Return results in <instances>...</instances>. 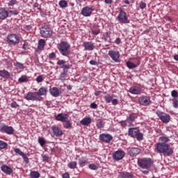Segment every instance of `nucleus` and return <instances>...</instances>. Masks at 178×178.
Here are the masks:
<instances>
[{
    "label": "nucleus",
    "mask_w": 178,
    "mask_h": 178,
    "mask_svg": "<svg viewBox=\"0 0 178 178\" xmlns=\"http://www.w3.org/2000/svg\"><path fill=\"white\" fill-rule=\"evenodd\" d=\"M49 58H50V59H55V58H56V55L55 53L52 52L49 55Z\"/></svg>",
    "instance_id": "obj_61"
},
{
    "label": "nucleus",
    "mask_w": 178,
    "mask_h": 178,
    "mask_svg": "<svg viewBox=\"0 0 178 178\" xmlns=\"http://www.w3.org/2000/svg\"><path fill=\"white\" fill-rule=\"evenodd\" d=\"M8 13H11V15H14L15 16L19 15V11L17 10H10Z\"/></svg>",
    "instance_id": "obj_59"
},
{
    "label": "nucleus",
    "mask_w": 178,
    "mask_h": 178,
    "mask_svg": "<svg viewBox=\"0 0 178 178\" xmlns=\"http://www.w3.org/2000/svg\"><path fill=\"white\" fill-rule=\"evenodd\" d=\"M42 161L44 162H49V156H48V154L42 155Z\"/></svg>",
    "instance_id": "obj_53"
},
{
    "label": "nucleus",
    "mask_w": 178,
    "mask_h": 178,
    "mask_svg": "<svg viewBox=\"0 0 178 178\" xmlns=\"http://www.w3.org/2000/svg\"><path fill=\"white\" fill-rule=\"evenodd\" d=\"M29 176L31 178H39L41 175L38 171H31Z\"/></svg>",
    "instance_id": "obj_34"
},
{
    "label": "nucleus",
    "mask_w": 178,
    "mask_h": 178,
    "mask_svg": "<svg viewBox=\"0 0 178 178\" xmlns=\"http://www.w3.org/2000/svg\"><path fill=\"white\" fill-rule=\"evenodd\" d=\"M49 92L52 97H54L55 98H58L59 95H60V92L59 91V89L56 87H54L50 88Z\"/></svg>",
    "instance_id": "obj_21"
},
{
    "label": "nucleus",
    "mask_w": 178,
    "mask_h": 178,
    "mask_svg": "<svg viewBox=\"0 0 178 178\" xmlns=\"http://www.w3.org/2000/svg\"><path fill=\"white\" fill-rule=\"evenodd\" d=\"M30 79L29 76H27L26 75H22L19 79V81L20 83H27V81H29V79Z\"/></svg>",
    "instance_id": "obj_39"
},
{
    "label": "nucleus",
    "mask_w": 178,
    "mask_h": 178,
    "mask_svg": "<svg viewBox=\"0 0 178 178\" xmlns=\"http://www.w3.org/2000/svg\"><path fill=\"white\" fill-rule=\"evenodd\" d=\"M6 17H9V12L6 10L4 8H0V19L1 20H5Z\"/></svg>",
    "instance_id": "obj_19"
},
{
    "label": "nucleus",
    "mask_w": 178,
    "mask_h": 178,
    "mask_svg": "<svg viewBox=\"0 0 178 178\" xmlns=\"http://www.w3.org/2000/svg\"><path fill=\"white\" fill-rule=\"evenodd\" d=\"M65 63H66V61L61 60H58L57 62V65H58L59 66H60V67H62V69H63V67H65Z\"/></svg>",
    "instance_id": "obj_50"
},
{
    "label": "nucleus",
    "mask_w": 178,
    "mask_h": 178,
    "mask_svg": "<svg viewBox=\"0 0 178 178\" xmlns=\"http://www.w3.org/2000/svg\"><path fill=\"white\" fill-rule=\"evenodd\" d=\"M99 140L100 141H102L103 143H106V144H109L112 140H113V136H112L111 134H102L99 135Z\"/></svg>",
    "instance_id": "obj_13"
},
{
    "label": "nucleus",
    "mask_w": 178,
    "mask_h": 178,
    "mask_svg": "<svg viewBox=\"0 0 178 178\" xmlns=\"http://www.w3.org/2000/svg\"><path fill=\"white\" fill-rule=\"evenodd\" d=\"M134 138H136V140H138V141H141V140H143L144 136L143 135V133L140 132V131H139L136 134V136L134 137Z\"/></svg>",
    "instance_id": "obj_40"
},
{
    "label": "nucleus",
    "mask_w": 178,
    "mask_h": 178,
    "mask_svg": "<svg viewBox=\"0 0 178 178\" xmlns=\"http://www.w3.org/2000/svg\"><path fill=\"white\" fill-rule=\"evenodd\" d=\"M112 99H113V97L109 94H107L104 96V101H106L107 104H111V102H112Z\"/></svg>",
    "instance_id": "obj_38"
},
{
    "label": "nucleus",
    "mask_w": 178,
    "mask_h": 178,
    "mask_svg": "<svg viewBox=\"0 0 178 178\" xmlns=\"http://www.w3.org/2000/svg\"><path fill=\"white\" fill-rule=\"evenodd\" d=\"M44 105L48 106V108H51V105H52V102L46 100L44 101Z\"/></svg>",
    "instance_id": "obj_56"
},
{
    "label": "nucleus",
    "mask_w": 178,
    "mask_h": 178,
    "mask_svg": "<svg viewBox=\"0 0 178 178\" xmlns=\"http://www.w3.org/2000/svg\"><path fill=\"white\" fill-rule=\"evenodd\" d=\"M140 63L141 62L140 60L135 63L131 61H127L126 63V65L128 69H136V67H137V66H139Z\"/></svg>",
    "instance_id": "obj_23"
},
{
    "label": "nucleus",
    "mask_w": 178,
    "mask_h": 178,
    "mask_svg": "<svg viewBox=\"0 0 178 178\" xmlns=\"http://www.w3.org/2000/svg\"><path fill=\"white\" fill-rule=\"evenodd\" d=\"M159 140L161 143H165V144H166V143H169V141H170V139L168 136H161L159 138Z\"/></svg>",
    "instance_id": "obj_42"
},
{
    "label": "nucleus",
    "mask_w": 178,
    "mask_h": 178,
    "mask_svg": "<svg viewBox=\"0 0 178 178\" xmlns=\"http://www.w3.org/2000/svg\"><path fill=\"white\" fill-rule=\"evenodd\" d=\"M40 34L44 38H49L52 36V31L48 26H43L40 29Z\"/></svg>",
    "instance_id": "obj_8"
},
{
    "label": "nucleus",
    "mask_w": 178,
    "mask_h": 178,
    "mask_svg": "<svg viewBox=\"0 0 178 178\" xmlns=\"http://www.w3.org/2000/svg\"><path fill=\"white\" fill-rule=\"evenodd\" d=\"M138 166L140 169H145L146 170H149L151 167L154 165V161L150 158H143L138 159Z\"/></svg>",
    "instance_id": "obj_2"
},
{
    "label": "nucleus",
    "mask_w": 178,
    "mask_h": 178,
    "mask_svg": "<svg viewBox=\"0 0 178 178\" xmlns=\"http://www.w3.org/2000/svg\"><path fill=\"white\" fill-rule=\"evenodd\" d=\"M172 106L177 109L178 108V99H172Z\"/></svg>",
    "instance_id": "obj_47"
},
{
    "label": "nucleus",
    "mask_w": 178,
    "mask_h": 178,
    "mask_svg": "<svg viewBox=\"0 0 178 178\" xmlns=\"http://www.w3.org/2000/svg\"><path fill=\"white\" fill-rule=\"evenodd\" d=\"M0 132L6 133V134L12 135L15 133V129L12 127H9L5 124L0 125Z\"/></svg>",
    "instance_id": "obj_7"
},
{
    "label": "nucleus",
    "mask_w": 178,
    "mask_h": 178,
    "mask_svg": "<svg viewBox=\"0 0 178 178\" xmlns=\"http://www.w3.org/2000/svg\"><path fill=\"white\" fill-rule=\"evenodd\" d=\"M63 178H70V175H69V172H65L62 175Z\"/></svg>",
    "instance_id": "obj_62"
},
{
    "label": "nucleus",
    "mask_w": 178,
    "mask_h": 178,
    "mask_svg": "<svg viewBox=\"0 0 178 178\" xmlns=\"http://www.w3.org/2000/svg\"><path fill=\"white\" fill-rule=\"evenodd\" d=\"M105 125V123L102 120H98L97 122V129H102L104 128V126Z\"/></svg>",
    "instance_id": "obj_43"
},
{
    "label": "nucleus",
    "mask_w": 178,
    "mask_h": 178,
    "mask_svg": "<svg viewBox=\"0 0 178 178\" xmlns=\"http://www.w3.org/2000/svg\"><path fill=\"white\" fill-rule=\"evenodd\" d=\"M8 147V143L3 140H0V149H5Z\"/></svg>",
    "instance_id": "obj_44"
},
{
    "label": "nucleus",
    "mask_w": 178,
    "mask_h": 178,
    "mask_svg": "<svg viewBox=\"0 0 178 178\" xmlns=\"http://www.w3.org/2000/svg\"><path fill=\"white\" fill-rule=\"evenodd\" d=\"M16 0H9L8 5V6H13L14 5H16Z\"/></svg>",
    "instance_id": "obj_54"
},
{
    "label": "nucleus",
    "mask_w": 178,
    "mask_h": 178,
    "mask_svg": "<svg viewBox=\"0 0 178 178\" xmlns=\"http://www.w3.org/2000/svg\"><path fill=\"white\" fill-rule=\"evenodd\" d=\"M126 120L128 122L129 127H130L131 124H133V122H134V120H136V117L133 114H130L127 118Z\"/></svg>",
    "instance_id": "obj_29"
},
{
    "label": "nucleus",
    "mask_w": 178,
    "mask_h": 178,
    "mask_svg": "<svg viewBox=\"0 0 178 178\" xmlns=\"http://www.w3.org/2000/svg\"><path fill=\"white\" fill-rule=\"evenodd\" d=\"M120 123L121 124V126H122V127H129V122H127V120H122L120 122Z\"/></svg>",
    "instance_id": "obj_52"
},
{
    "label": "nucleus",
    "mask_w": 178,
    "mask_h": 178,
    "mask_svg": "<svg viewBox=\"0 0 178 178\" xmlns=\"http://www.w3.org/2000/svg\"><path fill=\"white\" fill-rule=\"evenodd\" d=\"M7 42L9 45H17L20 42V38L15 33L9 34L7 36Z\"/></svg>",
    "instance_id": "obj_4"
},
{
    "label": "nucleus",
    "mask_w": 178,
    "mask_h": 178,
    "mask_svg": "<svg viewBox=\"0 0 178 178\" xmlns=\"http://www.w3.org/2000/svg\"><path fill=\"white\" fill-rule=\"evenodd\" d=\"M156 152L163 154L166 156H170L173 154V149L170 148V145L168 143L159 142L155 145Z\"/></svg>",
    "instance_id": "obj_1"
},
{
    "label": "nucleus",
    "mask_w": 178,
    "mask_h": 178,
    "mask_svg": "<svg viewBox=\"0 0 178 178\" xmlns=\"http://www.w3.org/2000/svg\"><path fill=\"white\" fill-rule=\"evenodd\" d=\"M65 124H64V127L65 129H69V127H70V126H72V124H70V121L65 120Z\"/></svg>",
    "instance_id": "obj_51"
},
{
    "label": "nucleus",
    "mask_w": 178,
    "mask_h": 178,
    "mask_svg": "<svg viewBox=\"0 0 178 178\" xmlns=\"http://www.w3.org/2000/svg\"><path fill=\"white\" fill-rule=\"evenodd\" d=\"M140 152H141V149L138 147L129 148L128 150V154L130 156H137Z\"/></svg>",
    "instance_id": "obj_17"
},
{
    "label": "nucleus",
    "mask_w": 178,
    "mask_h": 178,
    "mask_svg": "<svg viewBox=\"0 0 178 178\" xmlns=\"http://www.w3.org/2000/svg\"><path fill=\"white\" fill-rule=\"evenodd\" d=\"M138 101L139 104L143 106H148V105L151 104V99L149 97L146 95L140 96L138 99Z\"/></svg>",
    "instance_id": "obj_12"
},
{
    "label": "nucleus",
    "mask_w": 178,
    "mask_h": 178,
    "mask_svg": "<svg viewBox=\"0 0 178 178\" xmlns=\"http://www.w3.org/2000/svg\"><path fill=\"white\" fill-rule=\"evenodd\" d=\"M82 45L84 48V51H94V49H95V44L91 42H85Z\"/></svg>",
    "instance_id": "obj_15"
},
{
    "label": "nucleus",
    "mask_w": 178,
    "mask_h": 178,
    "mask_svg": "<svg viewBox=\"0 0 178 178\" xmlns=\"http://www.w3.org/2000/svg\"><path fill=\"white\" fill-rule=\"evenodd\" d=\"M22 159H24L25 163H29V157H27V155H26V154H24L23 156H22Z\"/></svg>",
    "instance_id": "obj_55"
},
{
    "label": "nucleus",
    "mask_w": 178,
    "mask_h": 178,
    "mask_svg": "<svg viewBox=\"0 0 178 178\" xmlns=\"http://www.w3.org/2000/svg\"><path fill=\"white\" fill-rule=\"evenodd\" d=\"M67 79V70H63V72L60 73L59 76V79L61 80V81H65Z\"/></svg>",
    "instance_id": "obj_31"
},
{
    "label": "nucleus",
    "mask_w": 178,
    "mask_h": 178,
    "mask_svg": "<svg viewBox=\"0 0 178 178\" xmlns=\"http://www.w3.org/2000/svg\"><path fill=\"white\" fill-rule=\"evenodd\" d=\"M90 124H91V118H84L81 121V124H82V126H88Z\"/></svg>",
    "instance_id": "obj_32"
},
{
    "label": "nucleus",
    "mask_w": 178,
    "mask_h": 178,
    "mask_svg": "<svg viewBox=\"0 0 178 178\" xmlns=\"http://www.w3.org/2000/svg\"><path fill=\"white\" fill-rule=\"evenodd\" d=\"M129 92L134 95H138L141 94V88L138 86H132L129 89Z\"/></svg>",
    "instance_id": "obj_20"
},
{
    "label": "nucleus",
    "mask_w": 178,
    "mask_h": 178,
    "mask_svg": "<svg viewBox=\"0 0 178 178\" xmlns=\"http://www.w3.org/2000/svg\"><path fill=\"white\" fill-rule=\"evenodd\" d=\"M117 19L119 23H122L124 24H129V23H130V20H129V18L127 17V13L123 10H120Z\"/></svg>",
    "instance_id": "obj_5"
},
{
    "label": "nucleus",
    "mask_w": 178,
    "mask_h": 178,
    "mask_svg": "<svg viewBox=\"0 0 178 178\" xmlns=\"http://www.w3.org/2000/svg\"><path fill=\"white\" fill-rule=\"evenodd\" d=\"M58 51L63 56H67L70 54V44L65 41L61 42L58 44Z\"/></svg>",
    "instance_id": "obj_3"
},
{
    "label": "nucleus",
    "mask_w": 178,
    "mask_h": 178,
    "mask_svg": "<svg viewBox=\"0 0 178 178\" xmlns=\"http://www.w3.org/2000/svg\"><path fill=\"white\" fill-rule=\"evenodd\" d=\"M134 175L130 172H127L126 171L119 172L118 177L119 178H133Z\"/></svg>",
    "instance_id": "obj_25"
},
{
    "label": "nucleus",
    "mask_w": 178,
    "mask_h": 178,
    "mask_svg": "<svg viewBox=\"0 0 178 178\" xmlns=\"http://www.w3.org/2000/svg\"><path fill=\"white\" fill-rule=\"evenodd\" d=\"M140 8L141 9H145V8H147V4L145 3H144L143 1H141L140 3Z\"/></svg>",
    "instance_id": "obj_57"
},
{
    "label": "nucleus",
    "mask_w": 178,
    "mask_h": 178,
    "mask_svg": "<svg viewBox=\"0 0 178 178\" xmlns=\"http://www.w3.org/2000/svg\"><path fill=\"white\" fill-rule=\"evenodd\" d=\"M17 106H19V104L16 102H13L11 103L12 108H17Z\"/></svg>",
    "instance_id": "obj_63"
},
{
    "label": "nucleus",
    "mask_w": 178,
    "mask_h": 178,
    "mask_svg": "<svg viewBox=\"0 0 178 178\" xmlns=\"http://www.w3.org/2000/svg\"><path fill=\"white\" fill-rule=\"evenodd\" d=\"M38 143L40 144V147H44V145H45V143H47L45 139L41 136L38 137Z\"/></svg>",
    "instance_id": "obj_41"
},
{
    "label": "nucleus",
    "mask_w": 178,
    "mask_h": 178,
    "mask_svg": "<svg viewBox=\"0 0 178 178\" xmlns=\"http://www.w3.org/2000/svg\"><path fill=\"white\" fill-rule=\"evenodd\" d=\"M110 38L111 35L109 34V33L106 32V33L102 35V40H104V41L105 42L108 41V42H111V40H109Z\"/></svg>",
    "instance_id": "obj_35"
},
{
    "label": "nucleus",
    "mask_w": 178,
    "mask_h": 178,
    "mask_svg": "<svg viewBox=\"0 0 178 178\" xmlns=\"http://www.w3.org/2000/svg\"><path fill=\"white\" fill-rule=\"evenodd\" d=\"M108 55L116 63H119V62H120V54L119 53V51L115 50H110Z\"/></svg>",
    "instance_id": "obj_9"
},
{
    "label": "nucleus",
    "mask_w": 178,
    "mask_h": 178,
    "mask_svg": "<svg viewBox=\"0 0 178 178\" xmlns=\"http://www.w3.org/2000/svg\"><path fill=\"white\" fill-rule=\"evenodd\" d=\"M156 113L159 117L163 123H169V122H170V115L169 114L161 111H157Z\"/></svg>",
    "instance_id": "obj_6"
},
{
    "label": "nucleus",
    "mask_w": 178,
    "mask_h": 178,
    "mask_svg": "<svg viewBox=\"0 0 178 178\" xmlns=\"http://www.w3.org/2000/svg\"><path fill=\"white\" fill-rule=\"evenodd\" d=\"M58 5L60 8H61L62 9H65V8H67V1H66L65 0H60L58 2Z\"/></svg>",
    "instance_id": "obj_36"
},
{
    "label": "nucleus",
    "mask_w": 178,
    "mask_h": 178,
    "mask_svg": "<svg viewBox=\"0 0 178 178\" xmlns=\"http://www.w3.org/2000/svg\"><path fill=\"white\" fill-rule=\"evenodd\" d=\"M14 66L15 67L17 70H23V69H24V65L22 63H14Z\"/></svg>",
    "instance_id": "obj_33"
},
{
    "label": "nucleus",
    "mask_w": 178,
    "mask_h": 178,
    "mask_svg": "<svg viewBox=\"0 0 178 178\" xmlns=\"http://www.w3.org/2000/svg\"><path fill=\"white\" fill-rule=\"evenodd\" d=\"M44 47H45V40L44 39H40L38 43V49H39L40 51H42Z\"/></svg>",
    "instance_id": "obj_30"
},
{
    "label": "nucleus",
    "mask_w": 178,
    "mask_h": 178,
    "mask_svg": "<svg viewBox=\"0 0 178 178\" xmlns=\"http://www.w3.org/2000/svg\"><path fill=\"white\" fill-rule=\"evenodd\" d=\"M14 152H15V154H18V155H20L21 156L24 155V153H23V152H22L19 148L14 149Z\"/></svg>",
    "instance_id": "obj_46"
},
{
    "label": "nucleus",
    "mask_w": 178,
    "mask_h": 178,
    "mask_svg": "<svg viewBox=\"0 0 178 178\" xmlns=\"http://www.w3.org/2000/svg\"><path fill=\"white\" fill-rule=\"evenodd\" d=\"M90 65H92L93 66H97V65H98V62L94 60H91L90 62H89Z\"/></svg>",
    "instance_id": "obj_60"
},
{
    "label": "nucleus",
    "mask_w": 178,
    "mask_h": 178,
    "mask_svg": "<svg viewBox=\"0 0 178 178\" xmlns=\"http://www.w3.org/2000/svg\"><path fill=\"white\" fill-rule=\"evenodd\" d=\"M88 168L90 170H98L99 167L95 163H92L88 165Z\"/></svg>",
    "instance_id": "obj_45"
},
{
    "label": "nucleus",
    "mask_w": 178,
    "mask_h": 178,
    "mask_svg": "<svg viewBox=\"0 0 178 178\" xmlns=\"http://www.w3.org/2000/svg\"><path fill=\"white\" fill-rule=\"evenodd\" d=\"M0 77L8 79V77H10V73L6 70H0Z\"/></svg>",
    "instance_id": "obj_28"
},
{
    "label": "nucleus",
    "mask_w": 178,
    "mask_h": 178,
    "mask_svg": "<svg viewBox=\"0 0 178 178\" xmlns=\"http://www.w3.org/2000/svg\"><path fill=\"white\" fill-rule=\"evenodd\" d=\"M47 92H48V90L45 87L40 88L38 92H36V94L38 95V97L40 98V97H42V95H47Z\"/></svg>",
    "instance_id": "obj_26"
},
{
    "label": "nucleus",
    "mask_w": 178,
    "mask_h": 178,
    "mask_svg": "<svg viewBox=\"0 0 178 178\" xmlns=\"http://www.w3.org/2000/svg\"><path fill=\"white\" fill-rule=\"evenodd\" d=\"M79 166H86L88 163V159L87 157L82 156L79 159Z\"/></svg>",
    "instance_id": "obj_27"
},
{
    "label": "nucleus",
    "mask_w": 178,
    "mask_h": 178,
    "mask_svg": "<svg viewBox=\"0 0 178 178\" xmlns=\"http://www.w3.org/2000/svg\"><path fill=\"white\" fill-rule=\"evenodd\" d=\"M92 8L86 6L82 8L81 14L85 17H89V16H91V15L92 14Z\"/></svg>",
    "instance_id": "obj_14"
},
{
    "label": "nucleus",
    "mask_w": 178,
    "mask_h": 178,
    "mask_svg": "<svg viewBox=\"0 0 178 178\" xmlns=\"http://www.w3.org/2000/svg\"><path fill=\"white\" fill-rule=\"evenodd\" d=\"M111 103L112 105H118V104H119V100L118 99H112Z\"/></svg>",
    "instance_id": "obj_58"
},
{
    "label": "nucleus",
    "mask_w": 178,
    "mask_h": 178,
    "mask_svg": "<svg viewBox=\"0 0 178 178\" xmlns=\"http://www.w3.org/2000/svg\"><path fill=\"white\" fill-rule=\"evenodd\" d=\"M140 130L137 128H129L128 130V134L133 138L137 136V133H138Z\"/></svg>",
    "instance_id": "obj_24"
},
{
    "label": "nucleus",
    "mask_w": 178,
    "mask_h": 178,
    "mask_svg": "<svg viewBox=\"0 0 178 178\" xmlns=\"http://www.w3.org/2000/svg\"><path fill=\"white\" fill-rule=\"evenodd\" d=\"M99 33H100L99 30H95L92 31V33L93 34V35H98Z\"/></svg>",
    "instance_id": "obj_64"
},
{
    "label": "nucleus",
    "mask_w": 178,
    "mask_h": 178,
    "mask_svg": "<svg viewBox=\"0 0 178 178\" xmlns=\"http://www.w3.org/2000/svg\"><path fill=\"white\" fill-rule=\"evenodd\" d=\"M51 130L56 137H60L63 136V131L56 125H53L51 127Z\"/></svg>",
    "instance_id": "obj_16"
},
{
    "label": "nucleus",
    "mask_w": 178,
    "mask_h": 178,
    "mask_svg": "<svg viewBox=\"0 0 178 178\" xmlns=\"http://www.w3.org/2000/svg\"><path fill=\"white\" fill-rule=\"evenodd\" d=\"M56 120H58V122H66L67 120V115L65 113H58L56 116Z\"/></svg>",
    "instance_id": "obj_22"
},
{
    "label": "nucleus",
    "mask_w": 178,
    "mask_h": 178,
    "mask_svg": "<svg viewBox=\"0 0 178 178\" xmlns=\"http://www.w3.org/2000/svg\"><path fill=\"white\" fill-rule=\"evenodd\" d=\"M171 96L172 97V98L175 99L178 98V91L177 90H172L171 92Z\"/></svg>",
    "instance_id": "obj_49"
},
{
    "label": "nucleus",
    "mask_w": 178,
    "mask_h": 178,
    "mask_svg": "<svg viewBox=\"0 0 178 178\" xmlns=\"http://www.w3.org/2000/svg\"><path fill=\"white\" fill-rule=\"evenodd\" d=\"M37 83H42L44 81V75H39L36 78Z\"/></svg>",
    "instance_id": "obj_48"
},
{
    "label": "nucleus",
    "mask_w": 178,
    "mask_h": 178,
    "mask_svg": "<svg viewBox=\"0 0 178 178\" xmlns=\"http://www.w3.org/2000/svg\"><path fill=\"white\" fill-rule=\"evenodd\" d=\"M124 155H126L124 151L122 149L117 150L113 154V161H122L124 158Z\"/></svg>",
    "instance_id": "obj_10"
},
{
    "label": "nucleus",
    "mask_w": 178,
    "mask_h": 178,
    "mask_svg": "<svg viewBox=\"0 0 178 178\" xmlns=\"http://www.w3.org/2000/svg\"><path fill=\"white\" fill-rule=\"evenodd\" d=\"M42 97H38V95H37V92H28L26 97H25V99L26 101H41Z\"/></svg>",
    "instance_id": "obj_11"
},
{
    "label": "nucleus",
    "mask_w": 178,
    "mask_h": 178,
    "mask_svg": "<svg viewBox=\"0 0 178 178\" xmlns=\"http://www.w3.org/2000/svg\"><path fill=\"white\" fill-rule=\"evenodd\" d=\"M67 167L69 169H76L77 168V162L76 161H70L67 164Z\"/></svg>",
    "instance_id": "obj_37"
},
{
    "label": "nucleus",
    "mask_w": 178,
    "mask_h": 178,
    "mask_svg": "<svg viewBox=\"0 0 178 178\" xmlns=\"http://www.w3.org/2000/svg\"><path fill=\"white\" fill-rule=\"evenodd\" d=\"M1 170L6 175H12V173H13V170L12 169V168L6 165H1Z\"/></svg>",
    "instance_id": "obj_18"
}]
</instances>
